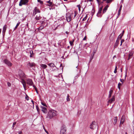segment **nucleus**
<instances>
[{"instance_id": "f257e3e1", "label": "nucleus", "mask_w": 134, "mask_h": 134, "mask_svg": "<svg viewBox=\"0 0 134 134\" xmlns=\"http://www.w3.org/2000/svg\"><path fill=\"white\" fill-rule=\"evenodd\" d=\"M57 115V112L54 110H50L48 111L46 118L49 119Z\"/></svg>"}, {"instance_id": "f03ea898", "label": "nucleus", "mask_w": 134, "mask_h": 134, "mask_svg": "<svg viewBox=\"0 0 134 134\" xmlns=\"http://www.w3.org/2000/svg\"><path fill=\"white\" fill-rule=\"evenodd\" d=\"M74 15V14L73 13H70L69 12H68L66 13L65 17L66 21L68 22H69L71 21V18L73 17Z\"/></svg>"}, {"instance_id": "7ed1b4c3", "label": "nucleus", "mask_w": 134, "mask_h": 134, "mask_svg": "<svg viewBox=\"0 0 134 134\" xmlns=\"http://www.w3.org/2000/svg\"><path fill=\"white\" fill-rule=\"evenodd\" d=\"M60 134H66V129L65 126L64 125H63L60 128Z\"/></svg>"}, {"instance_id": "20e7f679", "label": "nucleus", "mask_w": 134, "mask_h": 134, "mask_svg": "<svg viewBox=\"0 0 134 134\" xmlns=\"http://www.w3.org/2000/svg\"><path fill=\"white\" fill-rule=\"evenodd\" d=\"M40 11L39 9L37 7H35L33 10L32 15L35 16L37 13H40Z\"/></svg>"}, {"instance_id": "39448f33", "label": "nucleus", "mask_w": 134, "mask_h": 134, "mask_svg": "<svg viewBox=\"0 0 134 134\" xmlns=\"http://www.w3.org/2000/svg\"><path fill=\"white\" fill-rule=\"evenodd\" d=\"M29 0H20L19 3V5L21 6L23 5L26 4Z\"/></svg>"}, {"instance_id": "423d86ee", "label": "nucleus", "mask_w": 134, "mask_h": 134, "mask_svg": "<svg viewBox=\"0 0 134 134\" xmlns=\"http://www.w3.org/2000/svg\"><path fill=\"white\" fill-rule=\"evenodd\" d=\"M97 126L96 123L95 121H93L92 124L91 125L90 128L92 129H96Z\"/></svg>"}, {"instance_id": "0eeeda50", "label": "nucleus", "mask_w": 134, "mask_h": 134, "mask_svg": "<svg viewBox=\"0 0 134 134\" xmlns=\"http://www.w3.org/2000/svg\"><path fill=\"white\" fill-rule=\"evenodd\" d=\"M4 62L8 66L10 67L12 65V63L7 59H5L3 60Z\"/></svg>"}, {"instance_id": "6e6552de", "label": "nucleus", "mask_w": 134, "mask_h": 134, "mask_svg": "<svg viewBox=\"0 0 134 134\" xmlns=\"http://www.w3.org/2000/svg\"><path fill=\"white\" fill-rule=\"evenodd\" d=\"M64 20L63 19H62L59 20L58 24V26H63L64 25L65 23H64Z\"/></svg>"}, {"instance_id": "1a4fd4ad", "label": "nucleus", "mask_w": 134, "mask_h": 134, "mask_svg": "<svg viewBox=\"0 0 134 134\" xmlns=\"http://www.w3.org/2000/svg\"><path fill=\"white\" fill-rule=\"evenodd\" d=\"M103 7H100L99 9L98 12L97 14V16L98 17H101L102 15L101 14L102 11V9Z\"/></svg>"}, {"instance_id": "9d476101", "label": "nucleus", "mask_w": 134, "mask_h": 134, "mask_svg": "<svg viewBox=\"0 0 134 134\" xmlns=\"http://www.w3.org/2000/svg\"><path fill=\"white\" fill-rule=\"evenodd\" d=\"M35 64L34 62L31 63L29 62L27 63V66L28 68H32L35 66Z\"/></svg>"}, {"instance_id": "9b49d317", "label": "nucleus", "mask_w": 134, "mask_h": 134, "mask_svg": "<svg viewBox=\"0 0 134 134\" xmlns=\"http://www.w3.org/2000/svg\"><path fill=\"white\" fill-rule=\"evenodd\" d=\"M40 108L41 109V110L44 113L46 114L47 113V110L46 108L41 105L40 106Z\"/></svg>"}, {"instance_id": "f8f14e48", "label": "nucleus", "mask_w": 134, "mask_h": 134, "mask_svg": "<svg viewBox=\"0 0 134 134\" xmlns=\"http://www.w3.org/2000/svg\"><path fill=\"white\" fill-rule=\"evenodd\" d=\"M27 84L30 86H32L33 84L32 80L30 79H28L27 81Z\"/></svg>"}, {"instance_id": "ddd939ff", "label": "nucleus", "mask_w": 134, "mask_h": 134, "mask_svg": "<svg viewBox=\"0 0 134 134\" xmlns=\"http://www.w3.org/2000/svg\"><path fill=\"white\" fill-rule=\"evenodd\" d=\"M42 18V17L40 16V14L37 15L34 18V19L36 21L40 20Z\"/></svg>"}, {"instance_id": "4468645a", "label": "nucleus", "mask_w": 134, "mask_h": 134, "mask_svg": "<svg viewBox=\"0 0 134 134\" xmlns=\"http://www.w3.org/2000/svg\"><path fill=\"white\" fill-rule=\"evenodd\" d=\"M7 28V26L6 25H5L3 26L2 30L3 35V36H4L5 34V33L6 30Z\"/></svg>"}, {"instance_id": "2eb2a0df", "label": "nucleus", "mask_w": 134, "mask_h": 134, "mask_svg": "<svg viewBox=\"0 0 134 134\" xmlns=\"http://www.w3.org/2000/svg\"><path fill=\"white\" fill-rule=\"evenodd\" d=\"M119 39L118 38L116 40V41L115 44H114V48H116L118 46L119 44Z\"/></svg>"}, {"instance_id": "dca6fc26", "label": "nucleus", "mask_w": 134, "mask_h": 134, "mask_svg": "<svg viewBox=\"0 0 134 134\" xmlns=\"http://www.w3.org/2000/svg\"><path fill=\"white\" fill-rule=\"evenodd\" d=\"M115 100V96H112V98L108 100V102L109 103H112Z\"/></svg>"}, {"instance_id": "f3484780", "label": "nucleus", "mask_w": 134, "mask_h": 134, "mask_svg": "<svg viewBox=\"0 0 134 134\" xmlns=\"http://www.w3.org/2000/svg\"><path fill=\"white\" fill-rule=\"evenodd\" d=\"M125 120V117L123 116H122L121 119L120 124H123Z\"/></svg>"}, {"instance_id": "a211bd4d", "label": "nucleus", "mask_w": 134, "mask_h": 134, "mask_svg": "<svg viewBox=\"0 0 134 134\" xmlns=\"http://www.w3.org/2000/svg\"><path fill=\"white\" fill-rule=\"evenodd\" d=\"M47 3L49 4H48L49 6H52L53 5V3L52 2H51L50 0L47 1Z\"/></svg>"}, {"instance_id": "6ab92c4d", "label": "nucleus", "mask_w": 134, "mask_h": 134, "mask_svg": "<svg viewBox=\"0 0 134 134\" xmlns=\"http://www.w3.org/2000/svg\"><path fill=\"white\" fill-rule=\"evenodd\" d=\"M41 67L43 69H45L47 67V65L46 64H41Z\"/></svg>"}, {"instance_id": "aec40b11", "label": "nucleus", "mask_w": 134, "mask_h": 134, "mask_svg": "<svg viewBox=\"0 0 134 134\" xmlns=\"http://www.w3.org/2000/svg\"><path fill=\"white\" fill-rule=\"evenodd\" d=\"M108 7V6H106L103 9V14L104 13L106 12L107 10V9Z\"/></svg>"}, {"instance_id": "412c9836", "label": "nucleus", "mask_w": 134, "mask_h": 134, "mask_svg": "<svg viewBox=\"0 0 134 134\" xmlns=\"http://www.w3.org/2000/svg\"><path fill=\"white\" fill-rule=\"evenodd\" d=\"M48 65H49L50 67H54L55 66L54 64L53 63H51L48 64Z\"/></svg>"}, {"instance_id": "4be33fe9", "label": "nucleus", "mask_w": 134, "mask_h": 134, "mask_svg": "<svg viewBox=\"0 0 134 134\" xmlns=\"http://www.w3.org/2000/svg\"><path fill=\"white\" fill-rule=\"evenodd\" d=\"M113 91L110 90L109 92V94L108 96V98H110L111 96V93L113 92Z\"/></svg>"}, {"instance_id": "5701e85b", "label": "nucleus", "mask_w": 134, "mask_h": 134, "mask_svg": "<svg viewBox=\"0 0 134 134\" xmlns=\"http://www.w3.org/2000/svg\"><path fill=\"white\" fill-rule=\"evenodd\" d=\"M22 83L23 86V87H24V88H25V86H26V82H25V81H24V80H23L22 82Z\"/></svg>"}, {"instance_id": "b1692460", "label": "nucleus", "mask_w": 134, "mask_h": 134, "mask_svg": "<svg viewBox=\"0 0 134 134\" xmlns=\"http://www.w3.org/2000/svg\"><path fill=\"white\" fill-rule=\"evenodd\" d=\"M114 124H115L117 122V117L116 116L114 117Z\"/></svg>"}, {"instance_id": "393cba45", "label": "nucleus", "mask_w": 134, "mask_h": 134, "mask_svg": "<svg viewBox=\"0 0 134 134\" xmlns=\"http://www.w3.org/2000/svg\"><path fill=\"white\" fill-rule=\"evenodd\" d=\"M44 26L43 25H41L40 27L38 28L39 30H41L43 29Z\"/></svg>"}, {"instance_id": "a878e982", "label": "nucleus", "mask_w": 134, "mask_h": 134, "mask_svg": "<svg viewBox=\"0 0 134 134\" xmlns=\"http://www.w3.org/2000/svg\"><path fill=\"white\" fill-rule=\"evenodd\" d=\"M36 108L37 110V111L38 113V114L40 113V109H39V108L38 106L37 105L36 106Z\"/></svg>"}, {"instance_id": "bb28decb", "label": "nucleus", "mask_w": 134, "mask_h": 134, "mask_svg": "<svg viewBox=\"0 0 134 134\" xmlns=\"http://www.w3.org/2000/svg\"><path fill=\"white\" fill-rule=\"evenodd\" d=\"M19 76L20 77H21L22 78H23L25 77L24 74V73L22 72V73L21 74H19Z\"/></svg>"}, {"instance_id": "cd10ccee", "label": "nucleus", "mask_w": 134, "mask_h": 134, "mask_svg": "<svg viewBox=\"0 0 134 134\" xmlns=\"http://www.w3.org/2000/svg\"><path fill=\"white\" fill-rule=\"evenodd\" d=\"M30 57H33V56H32V55L33 54V51H30Z\"/></svg>"}, {"instance_id": "c85d7f7f", "label": "nucleus", "mask_w": 134, "mask_h": 134, "mask_svg": "<svg viewBox=\"0 0 134 134\" xmlns=\"http://www.w3.org/2000/svg\"><path fill=\"white\" fill-rule=\"evenodd\" d=\"M113 1V0H107L106 3H111Z\"/></svg>"}, {"instance_id": "c756f323", "label": "nucleus", "mask_w": 134, "mask_h": 134, "mask_svg": "<svg viewBox=\"0 0 134 134\" xmlns=\"http://www.w3.org/2000/svg\"><path fill=\"white\" fill-rule=\"evenodd\" d=\"M96 1H97L99 5L101 4L102 3H103V2H102L101 1V0H96Z\"/></svg>"}, {"instance_id": "7c9ffc66", "label": "nucleus", "mask_w": 134, "mask_h": 134, "mask_svg": "<svg viewBox=\"0 0 134 134\" xmlns=\"http://www.w3.org/2000/svg\"><path fill=\"white\" fill-rule=\"evenodd\" d=\"M132 54H129V57H128V60H129L131 58V57L132 56Z\"/></svg>"}, {"instance_id": "2f4dec72", "label": "nucleus", "mask_w": 134, "mask_h": 134, "mask_svg": "<svg viewBox=\"0 0 134 134\" xmlns=\"http://www.w3.org/2000/svg\"><path fill=\"white\" fill-rule=\"evenodd\" d=\"M123 36V34H120L118 38L119 39H121L122 36Z\"/></svg>"}, {"instance_id": "473e14b6", "label": "nucleus", "mask_w": 134, "mask_h": 134, "mask_svg": "<svg viewBox=\"0 0 134 134\" xmlns=\"http://www.w3.org/2000/svg\"><path fill=\"white\" fill-rule=\"evenodd\" d=\"M20 22H18V23H17V24H16V26H15V29H16V28L18 27V26H19V24H20Z\"/></svg>"}, {"instance_id": "72a5a7b5", "label": "nucleus", "mask_w": 134, "mask_h": 134, "mask_svg": "<svg viewBox=\"0 0 134 134\" xmlns=\"http://www.w3.org/2000/svg\"><path fill=\"white\" fill-rule=\"evenodd\" d=\"M69 94H68L67 97V98H66V100H67V101H69L70 100V99L69 98Z\"/></svg>"}, {"instance_id": "f704fd0d", "label": "nucleus", "mask_w": 134, "mask_h": 134, "mask_svg": "<svg viewBox=\"0 0 134 134\" xmlns=\"http://www.w3.org/2000/svg\"><path fill=\"white\" fill-rule=\"evenodd\" d=\"M122 7V5H121L120 6V8H119V9L118 10V11L120 12H121Z\"/></svg>"}, {"instance_id": "c9c22d12", "label": "nucleus", "mask_w": 134, "mask_h": 134, "mask_svg": "<svg viewBox=\"0 0 134 134\" xmlns=\"http://www.w3.org/2000/svg\"><path fill=\"white\" fill-rule=\"evenodd\" d=\"M93 55H92V57L91 58V59H90V60H91L94 57V54H95V52L94 51L93 52Z\"/></svg>"}, {"instance_id": "e433bc0d", "label": "nucleus", "mask_w": 134, "mask_h": 134, "mask_svg": "<svg viewBox=\"0 0 134 134\" xmlns=\"http://www.w3.org/2000/svg\"><path fill=\"white\" fill-rule=\"evenodd\" d=\"M125 40L124 39H122L121 40V44L120 46H121L122 45V43L124 42V41Z\"/></svg>"}, {"instance_id": "4c0bfd02", "label": "nucleus", "mask_w": 134, "mask_h": 134, "mask_svg": "<svg viewBox=\"0 0 134 134\" xmlns=\"http://www.w3.org/2000/svg\"><path fill=\"white\" fill-rule=\"evenodd\" d=\"M117 66H116L115 67V70L114 71V72L116 74L117 72Z\"/></svg>"}, {"instance_id": "58836bf2", "label": "nucleus", "mask_w": 134, "mask_h": 134, "mask_svg": "<svg viewBox=\"0 0 134 134\" xmlns=\"http://www.w3.org/2000/svg\"><path fill=\"white\" fill-rule=\"evenodd\" d=\"M41 104L43 106H45V107H46V104L45 103H44V102H41Z\"/></svg>"}, {"instance_id": "ea45409f", "label": "nucleus", "mask_w": 134, "mask_h": 134, "mask_svg": "<svg viewBox=\"0 0 134 134\" xmlns=\"http://www.w3.org/2000/svg\"><path fill=\"white\" fill-rule=\"evenodd\" d=\"M70 44L71 46H73V41H69Z\"/></svg>"}, {"instance_id": "a19ab883", "label": "nucleus", "mask_w": 134, "mask_h": 134, "mask_svg": "<svg viewBox=\"0 0 134 134\" xmlns=\"http://www.w3.org/2000/svg\"><path fill=\"white\" fill-rule=\"evenodd\" d=\"M121 85V83H119L118 84V87L119 90L120 89V86Z\"/></svg>"}, {"instance_id": "79ce46f5", "label": "nucleus", "mask_w": 134, "mask_h": 134, "mask_svg": "<svg viewBox=\"0 0 134 134\" xmlns=\"http://www.w3.org/2000/svg\"><path fill=\"white\" fill-rule=\"evenodd\" d=\"M45 22L44 21H42L41 25H43L45 24Z\"/></svg>"}, {"instance_id": "37998d69", "label": "nucleus", "mask_w": 134, "mask_h": 134, "mask_svg": "<svg viewBox=\"0 0 134 134\" xmlns=\"http://www.w3.org/2000/svg\"><path fill=\"white\" fill-rule=\"evenodd\" d=\"M37 1L38 2H39L41 4H43V2L40 0H37Z\"/></svg>"}, {"instance_id": "c03bdc74", "label": "nucleus", "mask_w": 134, "mask_h": 134, "mask_svg": "<svg viewBox=\"0 0 134 134\" xmlns=\"http://www.w3.org/2000/svg\"><path fill=\"white\" fill-rule=\"evenodd\" d=\"M87 16H86L82 19V20H83V21L86 20L87 19Z\"/></svg>"}, {"instance_id": "a18cd8bd", "label": "nucleus", "mask_w": 134, "mask_h": 134, "mask_svg": "<svg viewBox=\"0 0 134 134\" xmlns=\"http://www.w3.org/2000/svg\"><path fill=\"white\" fill-rule=\"evenodd\" d=\"M77 6L78 7L79 11H80V10H81L80 5H77Z\"/></svg>"}, {"instance_id": "49530a36", "label": "nucleus", "mask_w": 134, "mask_h": 134, "mask_svg": "<svg viewBox=\"0 0 134 134\" xmlns=\"http://www.w3.org/2000/svg\"><path fill=\"white\" fill-rule=\"evenodd\" d=\"M120 13H121V12L118 11V16L117 17V18L119 17V16L120 15Z\"/></svg>"}, {"instance_id": "de8ad7c7", "label": "nucleus", "mask_w": 134, "mask_h": 134, "mask_svg": "<svg viewBox=\"0 0 134 134\" xmlns=\"http://www.w3.org/2000/svg\"><path fill=\"white\" fill-rule=\"evenodd\" d=\"M7 84L9 86H10L11 85L10 83L8 82H7Z\"/></svg>"}, {"instance_id": "09e8293b", "label": "nucleus", "mask_w": 134, "mask_h": 134, "mask_svg": "<svg viewBox=\"0 0 134 134\" xmlns=\"http://www.w3.org/2000/svg\"><path fill=\"white\" fill-rule=\"evenodd\" d=\"M16 122H14L13 123V125L12 127H13V128H14V125L16 124Z\"/></svg>"}, {"instance_id": "8fccbe9b", "label": "nucleus", "mask_w": 134, "mask_h": 134, "mask_svg": "<svg viewBox=\"0 0 134 134\" xmlns=\"http://www.w3.org/2000/svg\"><path fill=\"white\" fill-rule=\"evenodd\" d=\"M28 98H29L28 96L27 95H26L25 97V98L27 99V100H29Z\"/></svg>"}, {"instance_id": "3c124183", "label": "nucleus", "mask_w": 134, "mask_h": 134, "mask_svg": "<svg viewBox=\"0 0 134 134\" xmlns=\"http://www.w3.org/2000/svg\"><path fill=\"white\" fill-rule=\"evenodd\" d=\"M43 128H44V130H45V131L48 134V131H47L46 130V129H45L44 128V126H43Z\"/></svg>"}, {"instance_id": "603ef678", "label": "nucleus", "mask_w": 134, "mask_h": 134, "mask_svg": "<svg viewBox=\"0 0 134 134\" xmlns=\"http://www.w3.org/2000/svg\"><path fill=\"white\" fill-rule=\"evenodd\" d=\"M86 36H85L83 39V40H86Z\"/></svg>"}, {"instance_id": "864d4df0", "label": "nucleus", "mask_w": 134, "mask_h": 134, "mask_svg": "<svg viewBox=\"0 0 134 134\" xmlns=\"http://www.w3.org/2000/svg\"><path fill=\"white\" fill-rule=\"evenodd\" d=\"M120 81L121 82L123 83L124 81V80H123L122 79H120Z\"/></svg>"}, {"instance_id": "5fc2aeb1", "label": "nucleus", "mask_w": 134, "mask_h": 134, "mask_svg": "<svg viewBox=\"0 0 134 134\" xmlns=\"http://www.w3.org/2000/svg\"><path fill=\"white\" fill-rule=\"evenodd\" d=\"M18 133L19 134H22V132L21 131H19L18 132Z\"/></svg>"}, {"instance_id": "6e6d98bb", "label": "nucleus", "mask_w": 134, "mask_h": 134, "mask_svg": "<svg viewBox=\"0 0 134 134\" xmlns=\"http://www.w3.org/2000/svg\"><path fill=\"white\" fill-rule=\"evenodd\" d=\"M60 68L62 67V69H63V67H62V64H61L60 65Z\"/></svg>"}, {"instance_id": "4d7b16f0", "label": "nucleus", "mask_w": 134, "mask_h": 134, "mask_svg": "<svg viewBox=\"0 0 134 134\" xmlns=\"http://www.w3.org/2000/svg\"><path fill=\"white\" fill-rule=\"evenodd\" d=\"M124 30H123L122 31V34H123H123H124Z\"/></svg>"}, {"instance_id": "13d9d810", "label": "nucleus", "mask_w": 134, "mask_h": 134, "mask_svg": "<svg viewBox=\"0 0 134 134\" xmlns=\"http://www.w3.org/2000/svg\"><path fill=\"white\" fill-rule=\"evenodd\" d=\"M88 1L91 2L92 1V0H87Z\"/></svg>"}, {"instance_id": "bf43d9fd", "label": "nucleus", "mask_w": 134, "mask_h": 134, "mask_svg": "<svg viewBox=\"0 0 134 134\" xmlns=\"http://www.w3.org/2000/svg\"><path fill=\"white\" fill-rule=\"evenodd\" d=\"M31 102H32L33 104L34 105V101L33 100H31Z\"/></svg>"}, {"instance_id": "052dcab7", "label": "nucleus", "mask_w": 134, "mask_h": 134, "mask_svg": "<svg viewBox=\"0 0 134 134\" xmlns=\"http://www.w3.org/2000/svg\"><path fill=\"white\" fill-rule=\"evenodd\" d=\"M35 88V90L36 91V90H37V88H36V87H35V88Z\"/></svg>"}, {"instance_id": "680f3d73", "label": "nucleus", "mask_w": 134, "mask_h": 134, "mask_svg": "<svg viewBox=\"0 0 134 134\" xmlns=\"http://www.w3.org/2000/svg\"><path fill=\"white\" fill-rule=\"evenodd\" d=\"M32 86H33V87H34V88H35V87H36L34 85H32Z\"/></svg>"}, {"instance_id": "e2e57ef3", "label": "nucleus", "mask_w": 134, "mask_h": 134, "mask_svg": "<svg viewBox=\"0 0 134 134\" xmlns=\"http://www.w3.org/2000/svg\"><path fill=\"white\" fill-rule=\"evenodd\" d=\"M76 13H75L74 15V18L76 16Z\"/></svg>"}, {"instance_id": "0e129e2a", "label": "nucleus", "mask_w": 134, "mask_h": 134, "mask_svg": "<svg viewBox=\"0 0 134 134\" xmlns=\"http://www.w3.org/2000/svg\"><path fill=\"white\" fill-rule=\"evenodd\" d=\"M36 92L37 93V94H38V91H37V90H36Z\"/></svg>"}, {"instance_id": "69168bd1", "label": "nucleus", "mask_w": 134, "mask_h": 134, "mask_svg": "<svg viewBox=\"0 0 134 134\" xmlns=\"http://www.w3.org/2000/svg\"><path fill=\"white\" fill-rule=\"evenodd\" d=\"M65 33L68 34V31H66L65 32Z\"/></svg>"}, {"instance_id": "338daca9", "label": "nucleus", "mask_w": 134, "mask_h": 134, "mask_svg": "<svg viewBox=\"0 0 134 134\" xmlns=\"http://www.w3.org/2000/svg\"><path fill=\"white\" fill-rule=\"evenodd\" d=\"M26 26H27V27H28V23H27V24H26Z\"/></svg>"}, {"instance_id": "774afa93", "label": "nucleus", "mask_w": 134, "mask_h": 134, "mask_svg": "<svg viewBox=\"0 0 134 134\" xmlns=\"http://www.w3.org/2000/svg\"><path fill=\"white\" fill-rule=\"evenodd\" d=\"M124 0H121V2H123Z\"/></svg>"}]
</instances>
